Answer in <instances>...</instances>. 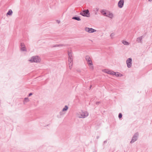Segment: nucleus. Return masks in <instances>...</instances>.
I'll use <instances>...</instances> for the list:
<instances>
[{
    "label": "nucleus",
    "mask_w": 152,
    "mask_h": 152,
    "mask_svg": "<svg viewBox=\"0 0 152 152\" xmlns=\"http://www.w3.org/2000/svg\"><path fill=\"white\" fill-rule=\"evenodd\" d=\"M101 14L103 15L106 16L110 18L113 19L114 17V14L110 11H106L104 10L101 11Z\"/></svg>",
    "instance_id": "obj_1"
},
{
    "label": "nucleus",
    "mask_w": 152,
    "mask_h": 152,
    "mask_svg": "<svg viewBox=\"0 0 152 152\" xmlns=\"http://www.w3.org/2000/svg\"><path fill=\"white\" fill-rule=\"evenodd\" d=\"M86 59L88 64L89 69L91 70H94V66L91 59L88 56L86 57Z\"/></svg>",
    "instance_id": "obj_2"
},
{
    "label": "nucleus",
    "mask_w": 152,
    "mask_h": 152,
    "mask_svg": "<svg viewBox=\"0 0 152 152\" xmlns=\"http://www.w3.org/2000/svg\"><path fill=\"white\" fill-rule=\"evenodd\" d=\"M73 55L71 52L68 53V62L69 67L71 68L73 65Z\"/></svg>",
    "instance_id": "obj_3"
},
{
    "label": "nucleus",
    "mask_w": 152,
    "mask_h": 152,
    "mask_svg": "<svg viewBox=\"0 0 152 152\" xmlns=\"http://www.w3.org/2000/svg\"><path fill=\"white\" fill-rule=\"evenodd\" d=\"M88 115V113L87 112H83L81 111L77 114V116L79 118H84Z\"/></svg>",
    "instance_id": "obj_4"
},
{
    "label": "nucleus",
    "mask_w": 152,
    "mask_h": 152,
    "mask_svg": "<svg viewBox=\"0 0 152 152\" xmlns=\"http://www.w3.org/2000/svg\"><path fill=\"white\" fill-rule=\"evenodd\" d=\"M41 60L40 58L37 56L33 57L29 61L31 62H39Z\"/></svg>",
    "instance_id": "obj_5"
},
{
    "label": "nucleus",
    "mask_w": 152,
    "mask_h": 152,
    "mask_svg": "<svg viewBox=\"0 0 152 152\" xmlns=\"http://www.w3.org/2000/svg\"><path fill=\"white\" fill-rule=\"evenodd\" d=\"M80 14L84 16L89 17V12L88 10H85L80 13Z\"/></svg>",
    "instance_id": "obj_6"
},
{
    "label": "nucleus",
    "mask_w": 152,
    "mask_h": 152,
    "mask_svg": "<svg viewBox=\"0 0 152 152\" xmlns=\"http://www.w3.org/2000/svg\"><path fill=\"white\" fill-rule=\"evenodd\" d=\"M132 60L131 58H128L126 61V64L128 67L130 68L132 66Z\"/></svg>",
    "instance_id": "obj_7"
},
{
    "label": "nucleus",
    "mask_w": 152,
    "mask_h": 152,
    "mask_svg": "<svg viewBox=\"0 0 152 152\" xmlns=\"http://www.w3.org/2000/svg\"><path fill=\"white\" fill-rule=\"evenodd\" d=\"M102 71L104 72L112 75L114 73V72L110 71L109 69H104L102 70Z\"/></svg>",
    "instance_id": "obj_8"
},
{
    "label": "nucleus",
    "mask_w": 152,
    "mask_h": 152,
    "mask_svg": "<svg viewBox=\"0 0 152 152\" xmlns=\"http://www.w3.org/2000/svg\"><path fill=\"white\" fill-rule=\"evenodd\" d=\"M124 1V0H120L118 2V6L120 8H121L123 6Z\"/></svg>",
    "instance_id": "obj_9"
},
{
    "label": "nucleus",
    "mask_w": 152,
    "mask_h": 152,
    "mask_svg": "<svg viewBox=\"0 0 152 152\" xmlns=\"http://www.w3.org/2000/svg\"><path fill=\"white\" fill-rule=\"evenodd\" d=\"M86 31L89 33H93L96 31V30L92 28H86Z\"/></svg>",
    "instance_id": "obj_10"
},
{
    "label": "nucleus",
    "mask_w": 152,
    "mask_h": 152,
    "mask_svg": "<svg viewBox=\"0 0 152 152\" xmlns=\"http://www.w3.org/2000/svg\"><path fill=\"white\" fill-rule=\"evenodd\" d=\"M112 75H115L116 76L118 77H121L123 76L122 74L119 72H114V73Z\"/></svg>",
    "instance_id": "obj_11"
},
{
    "label": "nucleus",
    "mask_w": 152,
    "mask_h": 152,
    "mask_svg": "<svg viewBox=\"0 0 152 152\" xmlns=\"http://www.w3.org/2000/svg\"><path fill=\"white\" fill-rule=\"evenodd\" d=\"M21 49L22 51H26V48L25 47V45L23 44H21Z\"/></svg>",
    "instance_id": "obj_12"
},
{
    "label": "nucleus",
    "mask_w": 152,
    "mask_h": 152,
    "mask_svg": "<svg viewBox=\"0 0 152 152\" xmlns=\"http://www.w3.org/2000/svg\"><path fill=\"white\" fill-rule=\"evenodd\" d=\"M142 39V37H138L137 39V41L138 42H141Z\"/></svg>",
    "instance_id": "obj_13"
},
{
    "label": "nucleus",
    "mask_w": 152,
    "mask_h": 152,
    "mask_svg": "<svg viewBox=\"0 0 152 152\" xmlns=\"http://www.w3.org/2000/svg\"><path fill=\"white\" fill-rule=\"evenodd\" d=\"M122 43L124 45H128L129 44V43L125 41V40H123L122 41Z\"/></svg>",
    "instance_id": "obj_14"
},
{
    "label": "nucleus",
    "mask_w": 152,
    "mask_h": 152,
    "mask_svg": "<svg viewBox=\"0 0 152 152\" xmlns=\"http://www.w3.org/2000/svg\"><path fill=\"white\" fill-rule=\"evenodd\" d=\"M12 10H9V11L7 13V15H11L12 14Z\"/></svg>",
    "instance_id": "obj_15"
},
{
    "label": "nucleus",
    "mask_w": 152,
    "mask_h": 152,
    "mask_svg": "<svg viewBox=\"0 0 152 152\" xmlns=\"http://www.w3.org/2000/svg\"><path fill=\"white\" fill-rule=\"evenodd\" d=\"M68 108V107L67 106H65V107L63 109L62 111H66Z\"/></svg>",
    "instance_id": "obj_16"
},
{
    "label": "nucleus",
    "mask_w": 152,
    "mask_h": 152,
    "mask_svg": "<svg viewBox=\"0 0 152 152\" xmlns=\"http://www.w3.org/2000/svg\"><path fill=\"white\" fill-rule=\"evenodd\" d=\"M72 18L73 19H74L77 20H80V19L78 17H73Z\"/></svg>",
    "instance_id": "obj_17"
},
{
    "label": "nucleus",
    "mask_w": 152,
    "mask_h": 152,
    "mask_svg": "<svg viewBox=\"0 0 152 152\" xmlns=\"http://www.w3.org/2000/svg\"><path fill=\"white\" fill-rule=\"evenodd\" d=\"M24 101L26 102H28L29 101V99L27 98H25Z\"/></svg>",
    "instance_id": "obj_18"
},
{
    "label": "nucleus",
    "mask_w": 152,
    "mask_h": 152,
    "mask_svg": "<svg viewBox=\"0 0 152 152\" xmlns=\"http://www.w3.org/2000/svg\"><path fill=\"white\" fill-rule=\"evenodd\" d=\"M122 117V115L121 113H120L118 115L119 118H121Z\"/></svg>",
    "instance_id": "obj_19"
},
{
    "label": "nucleus",
    "mask_w": 152,
    "mask_h": 152,
    "mask_svg": "<svg viewBox=\"0 0 152 152\" xmlns=\"http://www.w3.org/2000/svg\"><path fill=\"white\" fill-rule=\"evenodd\" d=\"M32 95V93H30L29 94V96H30Z\"/></svg>",
    "instance_id": "obj_20"
},
{
    "label": "nucleus",
    "mask_w": 152,
    "mask_h": 152,
    "mask_svg": "<svg viewBox=\"0 0 152 152\" xmlns=\"http://www.w3.org/2000/svg\"><path fill=\"white\" fill-rule=\"evenodd\" d=\"M152 1V0H148V1Z\"/></svg>",
    "instance_id": "obj_21"
}]
</instances>
